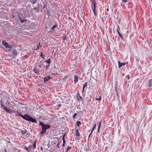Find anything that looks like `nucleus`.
I'll return each mask as SVG.
<instances>
[{
	"label": "nucleus",
	"instance_id": "obj_1",
	"mask_svg": "<svg viewBox=\"0 0 152 152\" xmlns=\"http://www.w3.org/2000/svg\"><path fill=\"white\" fill-rule=\"evenodd\" d=\"M39 125L42 127V130L40 133L41 134H45L47 130L50 127V125L44 124L42 121H39Z\"/></svg>",
	"mask_w": 152,
	"mask_h": 152
},
{
	"label": "nucleus",
	"instance_id": "obj_2",
	"mask_svg": "<svg viewBox=\"0 0 152 152\" xmlns=\"http://www.w3.org/2000/svg\"><path fill=\"white\" fill-rule=\"evenodd\" d=\"M7 101H5L4 100V101H2V100H1L0 101L1 103V107L4 109V110L6 111L7 112L9 113H11V111H12V110H8L7 108L8 104L9 103L7 104Z\"/></svg>",
	"mask_w": 152,
	"mask_h": 152
},
{
	"label": "nucleus",
	"instance_id": "obj_3",
	"mask_svg": "<svg viewBox=\"0 0 152 152\" xmlns=\"http://www.w3.org/2000/svg\"><path fill=\"white\" fill-rule=\"evenodd\" d=\"M42 69H40L38 67L36 66L34 67V69H33V71L37 75H40L41 73H42Z\"/></svg>",
	"mask_w": 152,
	"mask_h": 152
},
{
	"label": "nucleus",
	"instance_id": "obj_4",
	"mask_svg": "<svg viewBox=\"0 0 152 152\" xmlns=\"http://www.w3.org/2000/svg\"><path fill=\"white\" fill-rule=\"evenodd\" d=\"M117 28L116 30V31L118 32L119 36L120 37L122 40H124V38L123 36V34L121 33V31L120 28L118 24L117 25Z\"/></svg>",
	"mask_w": 152,
	"mask_h": 152
},
{
	"label": "nucleus",
	"instance_id": "obj_5",
	"mask_svg": "<svg viewBox=\"0 0 152 152\" xmlns=\"http://www.w3.org/2000/svg\"><path fill=\"white\" fill-rule=\"evenodd\" d=\"M2 42L3 45L5 48L10 49H11L12 48V46L9 45L5 40H3Z\"/></svg>",
	"mask_w": 152,
	"mask_h": 152
},
{
	"label": "nucleus",
	"instance_id": "obj_6",
	"mask_svg": "<svg viewBox=\"0 0 152 152\" xmlns=\"http://www.w3.org/2000/svg\"><path fill=\"white\" fill-rule=\"evenodd\" d=\"M31 117L29 115L26 114L25 115H24L23 118L27 121H30L29 120L31 119Z\"/></svg>",
	"mask_w": 152,
	"mask_h": 152
},
{
	"label": "nucleus",
	"instance_id": "obj_7",
	"mask_svg": "<svg viewBox=\"0 0 152 152\" xmlns=\"http://www.w3.org/2000/svg\"><path fill=\"white\" fill-rule=\"evenodd\" d=\"M15 113V116H19L21 117L22 118L23 117L24 115H22L20 112L19 110H17L16 111H13Z\"/></svg>",
	"mask_w": 152,
	"mask_h": 152
},
{
	"label": "nucleus",
	"instance_id": "obj_8",
	"mask_svg": "<svg viewBox=\"0 0 152 152\" xmlns=\"http://www.w3.org/2000/svg\"><path fill=\"white\" fill-rule=\"evenodd\" d=\"M118 67L119 68H120L122 66H124L126 64H128V62H125L123 63H121L120 61H118Z\"/></svg>",
	"mask_w": 152,
	"mask_h": 152
},
{
	"label": "nucleus",
	"instance_id": "obj_9",
	"mask_svg": "<svg viewBox=\"0 0 152 152\" xmlns=\"http://www.w3.org/2000/svg\"><path fill=\"white\" fill-rule=\"evenodd\" d=\"M76 98H77V100L79 102H80V101H82V97L79 94V92H78L77 93V96H76Z\"/></svg>",
	"mask_w": 152,
	"mask_h": 152
},
{
	"label": "nucleus",
	"instance_id": "obj_10",
	"mask_svg": "<svg viewBox=\"0 0 152 152\" xmlns=\"http://www.w3.org/2000/svg\"><path fill=\"white\" fill-rule=\"evenodd\" d=\"M74 82L75 84H76L77 82L78 81L79 77L76 75H74Z\"/></svg>",
	"mask_w": 152,
	"mask_h": 152
},
{
	"label": "nucleus",
	"instance_id": "obj_11",
	"mask_svg": "<svg viewBox=\"0 0 152 152\" xmlns=\"http://www.w3.org/2000/svg\"><path fill=\"white\" fill-rule=\"evenodd\" d=\"M62 143V141L61 140V141H59L56 146V147H57V149H59V150L60 149V148L61 147V146H60V145Z\"/></svg>",
	"mask_w": 152,
	"mask_h": 152
},
{
	"label": "nucleus",
	"instance_id": "obj_12",
	"mask_svg": "<svg viewBox=\"0 0 152 152\" xmlns=\"http://www.w3.org/2000/svg\"><path fill=\"white\" fill-rule=\"evenodd\" d=\"M51 77L50 76H48L47 77H44V82L45 83L46 82L48 81V80L51 79Z\"/></svg>",
	"mask_w": 152,
	"mask_h": 152
},
{
	"label": "nucleus",
	"instance_id": "obj_13",
	"mask_svg": "<svg viewBox=\"0 0 152 152\" xmlns=\"http://www.w3.org/2000/svg\"><path fill=\"white\" fill-rule=\"evenodd\" d=\"M12 53L13 55L14 56H17V55L18 54V51L16 50V49H13V50H12Z\"/></svg>",
	"mask_w": 152,
	"mask_h": 152
},
{
	"label": "nucleus",
	"instance_id": "obj_14",
	"mask_svg": "<svg viewBox=\"0 0 152 152\" xmlns=\"http://www.w3.org/2000/svg\"><path fill=\"white\" fill-rule=\"evenodd\" d=\"M77 128V127L75 126V129H76V136L77 137H79L80 136V134L79 132V130Z\"/></svg>",
	"mask_w": 152,
	"mask_h": 152
},
{
	"label": "nucleus",
	"instance_id": "obj_15",
	"mask_svg": "<svg viewBox=\"0 0 152 152\" xmlns=\"http://www.w3.org/2000/svg\"><path fill=\"white\" fill-rule=\"evenodd\" d=\"M58 25L57 23H56L55 25H53V27L50 28L51 31H52L53 30H55V29L57 27Z\"/></svg>",
	"mask_w": 152,
	"mask_h": 152
},
{
	"label": "nucleus",
	"instance_id": "obj_16",
	"mask_svg": "<svg viewBox=\"0 0 152 152\" xmlns=\"http://www.w3.org/2000/svg\"><path fill=\"white\" fill-rule=\"evenodd\" d=\"M87 86V82L85 83L83 85V91H82V92H83L85 91V87H86Z\"/></svg>",
	"mask_w": 152,
	"mask_h": 152
},
{
	"label": "nucleus",
	"instance_id": "obj_17",
	"mask_svg": "<svg viewBox=\"0 0 152 152\" xmlns=\"http://www.w3.org/2000/svg\"><path fill=\"white\" fill-rule=\"evenodd\" d=\"M29 120H30V121H31L32 123H37V121L35 119L33 118L32 117H31V119Z\"/></svg>",
	"mask_w": 152,
	"mask_h": 152
},
{
	"label": "nucleus",
	"instance_id": "obj_18",
	"mask_svg": "<svg viewBox=\"0 0 152 152\" xmlns=\"http://www.w3.org/2000/svg\"><path fill=\"white\" fill-rule=\"evenodd\" d=\"M28 148H29V152L31 151L32 152L34 151V148H33L32 146L31 145H30L28 147Z\"/></svg>",
	"mask_w": 152,
	"mask_h": 152
},
{
	"label": "nucleus",
	"instance_id": "obj_19",
	"mask_svg": "<svg viewBox=\"0 0 152 152\" xmlns=\"http://www.w3.org/2000/svg\"><path fill=\"white\" fill-rule=\"evenodd\" d=\"M102 121H100L99 123V125L98 127V130H97V132H99L100 130V128L101 126V125Z\"/></svg>",
	"mask_w": 152,
	"mask_h": 152
},
{
	"label": "nucleus",
	"instance_id": "obj_20",
	"mask_svg": "<svg viewBox=\"0 0 152 152\" xmlns=\"http://www.w3.org/2000/svg\"><path fill=\"white\" fill-rule=\"evenodd\" d=\"M149 85L148 87H151L152 86V80L151 79L149 81Z\"/></svg>",
	"mask_w": 152,
	"mask_h": 152
},
{
	"label": "nucleus",
	"instance_id": "obj_21",
	"mask_svg": "<svg viewBox=\"0 0 152 152\" xmlns=\"http://www.w3.org/2000/svg\"><path fill=\"white\" fill-rule=\"evenodd\" d=\"M46 9L47 10V15H48V16H50V14L49 10L47 8H46Z\"/></svg>",
	"mask_w": 152,
	"mask_h": 152
},
{
	"label": "nucleus",
	"instance_id": "obj_22",
	"mask_svg": "<svg viewBox=\"0 0 152 152\" xmlns=\"http://www.w3.org/2000/svg\"><path fill=\"white\" fill-rule=\"evenodd\" d=\"M24 129V130H22L21 131V133L23 134H25L27 132V130L25 129Z\"/></svg>",
	"mask_w": 152,
	"mask_h": 152
},
{
	"label": "nucleus",
	"instance_id": "obj_23",
	"mask_svg": "<svg viewBox=\"0 0 152 152\" xmlns=\"http://www.w3.org/2000/svg\"><path fill=\"white\" fill-rule=\"evenodd\" d=\"M24 147L25 150L27 152H29V149L28 147H27L26 146H24Z\"/></svg>",
	"mask_w": 152,
	"mask_h": 152
},
{
	"label": "nucleus",
	"instance_id": "obj_24",
	"mask_svg": "<svg viewBox=\"0 0 152 152\" xmlns=\"http://www.w3.org/2000/svg\"><path fill=\"white\" fill-rule=\"evenodd\" d=\"M115 91L116 93V95L118 96V97H119V96H118L119 94L118 93V91L116 87H115Z\"/></svg>",
	"mask_w": 152,
	"mask_h": 152
},
{
	"label": "nucleus",
	"instance_id": "obj_25",
	"mask_svg": "<svg viewBox=\"0 0 152 152\" xmlns=\"http://www.w3.org/2000/svg\"><path fill=\"white\" fill-rule=\"evenodd\" d=\"M93 2L92 1V8L93 10H96V5H93Z\"/></svg>",
	"mask_w": 152,
	"mask_h": 152
},
{
	"label": "nucleus",
	"instance_id": "obj_26",
	"mask_svg": "<svg viewBox=\"0 0 152 152\" xmlns=\"http://www.w3.org/2000/svg\"><path fill=\"white\" fill-rule=\"evenodd\" d=\"M37 0H32V1L31 2L32 4H35L37 3Z\"/></svg>",
	"mask_w": 152,
	"mask_h": 152
},
{
	"label": "nucleus",
	"instance_id": "obj_27",
	"mask_svg": "<svg viewBox=\"0 0 152 152\" xmlns=\"http://www.w3.org/2000/svg\"><path fill=\"white\" fill-rule=\"evenodd\" d=\"M96 123L94 125V126L92 128L91 130V133H92V132L94 131L95 128L96 127Z\"/></svg>",
	"mask_w": 152,
	"mask_h": 152
},
{
	"label": "nucleus",
	"instance_id": "obj_28",
	"mask_svg": "<svg viewBox=\"0 0 152 152\" xmlns=\"http://www.w3.org/2000/svg\"><path fill=\"white\" fill-rule=\"evenodd\" d=\"M71 148V147L68 146L66 148V150L65 152H69V151L70 150Z\"/></svg>",
	"mask_w": 152,
	"mask_h": 152
},
{
	"label": "nucleus",
	"instance_id": "obj_29",
	"mask_svg": "<svg viewBox=\"0 0 152 152\" xmlns=\"http://www.w3.org/2000/svg\"><path fill=\"white\" fill-rule=\"evenodd\" d=\"M42 4H44L42 7V9H44L46 8V4L44 2H42Z\"/></svg>",
	"mask_w": 152,
	"mask_h": 152
},
{
	"label": "nucleus",
	"instance_id": "obj_30",
	"mask_svg": "<svg viewBox=\"0 0 152 152\" xmlns=\"http://www.w3.org/2000/svg\"><path fill=\"white\" fill-rule=\"evenodd\" d=\"M65 134H64V135H63V137H62V139H63V143H64V144H65V142H66V141L65 140V138H64V136H65Z\"/></svg>",
	"mask_w": 152,
	"mask_h": 152
},
{
	"label": "nucleus",
	"instance_id": "obj_31",
	"mask_svg": "<svg viewBox=\"0 0 152 152\" xmlns=\"http://www.w3.org/2000/svg\"><path fill=\"white\" fill-rule=\"evenodd\" d=\"M45 62L47 63L48 64H50L51 63V61L50 59H49L46 61H45Z\"/></svg>",
	"mask_w": 152,
	"mask_h": 152
},
{
	"label": "nucleus",
	"instance_id": "obj_32",
	"mask_svg": "<svg viewBox=\"0 0 152 152\" xmlns=\"http://www.w3.org/2000/svg\"><path fill=\"white\" fill-rule=\"evenodd\" d=\"M20 21L21 23H23L24 22H26V21H27V20L25 19V18H24V19H22V20H20Z\"/></svg>",
	"mask_w": 152,
	"mask_h": 152
},
{
	"label": "nucleus",
	"instance_id": "obj_33",
	"mask_svg": "<svg viewBox=\"0 0 152 152\" xmlns=\"http://www.w3.org/2000/svg\"><path fill=\"white\" fill-rule=\"evenodd\" d=\"M36 141H35L33 145V148H34V149H35L36 148Z\"/></svg>",
	"mask_w": 152,
	"mask_h": 152
},
{
	"label": "nucleus",
	"instance_id": "obj_34",
	"mask_svg": "<svg viewBox=\"0 0 152 152\" xmlns=\"http://www.w3.org/2000/svg\"><path fill=\"white\" fill-rule=\"evenodd\" d=\"M101 99H102V97L101 96H99V98H96V100H98V101H100L101 100Z\"/></svg>",
	"mask_w": 152,
	"mask_h": 152
},
{
	"label": "nucleus",
	"instance_id": "obj_35",
	"mask_svg": "<svg viewBox=\"0 0 152 152\" xmlns=\"http://www.w3.org/2000/svg\"><path fill=\"white\" fill-rule=\"evenodd\" d=\"M77 126H79L81 124V122L80 121H77L76 122Z\"/></svg>",
	"mask_w": 152,
	"mask_h": 152
},
{
	"label": "nucleus",
	"instance_id": "obj_36",
	"mask_svg": "<svg viewBox=\"0 0 152 152\" xmlns=\"http://www.w3.org/2000/svg\"><path fill=\"white\" fill-rule=\"evenodd\" d=\"M63 40H66L67 39H68V36H66V35H65L64 37H63Z\"/></svg>",
	"mask_w": 152,
	"mask_h": 152
},
{
	"label": "nucleus",
	"instance_id": "obj_37",
	"mask_svg": "<svg viewBox=\"0 0 152 152\" xmlns=\"http://www.w3.org/2000/svg\"><path fill=\"white\" fill-rule=\"evenodd\" d=\"M69 77V76L66 75L65 76L64 78H63V80H66V79H67Z\"/></svg>",
	"mask_w": 152,
	"mask_h": 152
},
{
	"label": "nucleus",
	"instance_id": "obj_38",
	"mask_svg": "<svg viewBox=\"0 0 152 152\" xmlns=\"http://www.w3.org/2000/svg\"><path fill=\"white\" fill-rule=\"evenodd\" d=\"M37 66L39 67V69H41L42 68V66L41 64H39L37 66Z\"/></svg>",
	"mask_w": 152,
	"mask_h": 152
},
{
	"label": "nucleus",
	"instance_id": "obj_39",
	"mask_svg": "<svg viewBox=\"0 0 152 152\" xmlns=\"http://www.w3.org/2000/svg\"><path fill=\"white\" fill-rule=\"evenodd\" d=\"M39 47L37 45V47L36 48H34V50H37L39 49Z\"/></svg>",
	"mask_w": 152,
	"mask_h": 152
},
{
	"label": "nucleus",
	"instance_id": "obj_40",
	"mask_svg": "<svg viewBox=\"0 0 152 152\" xmlns=\"http://www.w3.org/2000/svg\"><path fill=\"white\" fill-rule=\"evenodd\" d=\"M77 115V113H75L73 115V119L75 118V117H76V115Z\"/></svg>",
	"mask_w": 152,
	"mask_h": 152
},
{
	"label": "nucleus",
	"instance_id": "obj_41",
	"mask_svg": "<svg viewBox=\"0 0 152 152\" xmlns=\"http://www.w3.org/2000/svg\"><path fill=\"white\" fill-rule=\"evenodd\" d=\"M18 18L20 20H22V18L21 17V16H20V15H18Z\"/></svg>",
	"mask_w": 152,
	"mask_h": 152
},
{
	"label": "nucleus",
	"instance_id": "obj_42",
	"mask_svg": "<svg viewBox=\"0 0 152 152\" xmlns=\"http://www.w3.org/2000/svg\"><path fill=\"white\" fill-rule=\"evenodd\" d=\"M34 10H36L37 9L38 10L36 11L37 12H38L39 10V9H37V8L36 7L34 8Z\"/></svg>",
	"mask_w": 152,
	"mask_h": 152
},
{
	"label": "nucleus",
	"instance_id": "obj_43",
	"mask_svg": "<svg viewBox=\"0 0 152 152\" xmlns=\"http://www.w3.org/2000/svg\"><path fill=\"white\" fill-rule=\"evenodd\" d=\"M93 11L94 12V15L95 16H96L97 14H96V10H93Z\"/></svg>",
	"mask_w": 152,
	"mask_h": 152
},
{
	"label": "nucleus",
	"instance_id": "obj_44",
	"mask_svg": "<svg viewBox=\"0 0 152 152\" xmlns=\"http://www.w3.org/2000/svg\"><path fill=\"white\" fill-rule=\"evenodd\" d=\"M126 77H127V79L129 80L130 78V76H129V75H127L126 76Z\"/></svg>",
	"mask_w": 152,
	"mask_h": 152
},
{
	"label": "nucleus",
	"instance_id": "obj_45",
	"mask_svg": "<svg viewBox=\"0 0 152 152\" xmlns=\"http://www.w3.org/2000/svg\"><path fill=\"white\" fill-rule=\"evenodd\" d=\"M50 66V65L49 64H47L46 66L45 67L46 69H48V67Z\"/></svg>",
	"mask_w": 152,
	"mask_h": 152
},
{
	"label": "nucleus",
	"instance_id": "obj_46",
	"mask_svg": "<svg viewBox=\"0 0 152 152\" xmlns=\"http://www.w3.org/2000/svg\"><path fill=\"white\" fill-rule=\"evenodd\" d=\"M94 0V3H93V5H96V2L95 0Z\"/></svg>",
	"mask_w": 152,
	"mask_h": 152
},
{
	"label": "nucleus",
	"instance_id": "obj_47",
	"mask_svg": "<svg viewBox=\"0 0 152 152\" xmlns=\"http://www.w3.org/2000/svg\"><path fill=\"white\" fill-rule=\"evenodd\" d=\"M40 56L43 58V59H44V58L43 56V53L42 52H41Z\"/></svg>",
	"mask_w": 152,
	"mask_h": 152
},
{
	"label": "nucleus",
	"instance_id": "obj_48",
	"mask_svg": "<svg viewBox=\"0 0 152 152\" xmlns=\"http://www.w3.org/2000/svg\"><path fill=\"white\" fill-rule=\"evenodd\" d=\"M92 133H91H91L90 134H89V136L88 137V139H89L90 138L91 135V134Z\"/></svg>",
	"mask_w": 152,
	"mask_h": 152
},
{
	"label": "nucleus",
	"instance_id": "obj_49",
	"mask_svg": "<svg viewBox=\"0 0 152 152\" xmlns=\"http://www.w3.org/2000/svg\"><path fill=\"white\" fill-rule=\"evenodd\" d=\"M122 1L124 2H126L127 1V0H122Z\"/></svg>",
	"mask_w": 152,
	"mask_h": 152
},
{
	"label": "nucleus",
	"instance_id": "obj_50",
	"mask_svg": "<svg viewBox=\"0 0 152 152\" xmlns=\"http://www.w3.org/2000/svg\"><path fill=\"white\" fill-rule=\"evenodd\" d=\"M61 104L60 103L59 104L58 106V107H61Z\"/></svg>",
	"mask_w": 152,
	"mask_h": 152
},
{
	"label": "nucleus",
	"instance_id": "obj_51",
	"mask_svg": "<svg viewBox=\"0 0 152 152\" xmlns=\"http://www.w3.org/2000/svg\"><path fill=\"white\" fill-rule=\"evenodd\" d=\"M65 144H64V143H63V145H62V148L61 149V150L62 149V148H63L64 147V145H65Z\"/></svg>",
	"mask_w": 152,
	"mask_h": 152
},
{
	"label": "nucleus",
	"instance_id": "obj_52",
	"mask_svg": "<svg viewBox=\"0 0 152 152\" xmlns=\"http://www.w3.org/2000/svg\"><path fill=\"white\" fill-rule=\"evenodd\" d=\"M40 42H39V43H38V44L37 45L39 47V46H40Z\"/></svg>",
	"mask_w": 152,
	"mask_h": 152
},
{
	"label": "nucleus",
	"instance_id": "obj_53",
	"mask_svg": "<svg viewBox=\"0 0 152 152\" xmlns=\"http://www.w3.org/2000/svg\"><path fill=\"white\" fill-rule=\"evenodd\" d=\"M40 149L42 151L43 150V148L42 147H41Z\"/></svg>",
	"mask_w": 152,
	"mask_h": 152
},
{
	"label": "nucleus",
	"instance_id": "obj_54",
	"mask_svg": "<svg viewBox=\"0 0 152 152\" xmlns=\"http://www.w3.org/2000/svg\"><path fill=\"white\" fill-rule=\"evenodd\" d=\"M78 113H82V112L81 111H79L78 112Z\"/></svg>",
	"mask_w": 152,
	"mask_h": 152
},
{
	"label": "nucleus",
	"instance_id": "obj_55",
	"mask_svg": "<svg viewBox=\"0 0 152 152\" xmlns=\"http://www.w3.org/2000/svg\"><path fill=\"white\" fill-rule=\"evenodd\" d=\"M48 148H49L50 146V145L49 144H48Z\"/></svg>",
	"mask_w": 152,
	"mask_h": 152
},
{
	"label": "nucleus",
	"instance_id": "obj_56",
	"mask_svg": "<svg viewBox=\"0 0 152 152\" xmlns=\"http://www.w3.org/2000/svg\"><path fill=\"white\" fill-rule=\"evenodd\" d=\"M2 97V95L1 94H0V98L1 97Z\"/></svg>",
	"mask_w": 152,
	"mask_h": 152
},
{
	"label": "nucleus",
	"instance_id": "obj_57",
	"mask_svg": "<svg viewBox=\"0 0 152 152\" xmlns=\"http://www.w3.org/2000/svg\"><path fill=\"white\" fill-rule=\"evenodd\" d=\"M106 10H107V11H109V9L108 8H107V9H106Z\"/></svg>",
	"mask_w": 152,
	"mask_h": 152
},
{
	"label": "nucleus",
	"instance_id": "obj_58",
	"mask_svg": "<svg viewBox=\"0 0 152 152\" xmlns=\"http://www.w3.org/2000/svg\"><path fill=\"white\" fill-rule=\"evenodd\" d=\"M27 134L28 135H29V133H27Z\"/></svg>",
	"mask_w": 152,
	"mask_h": 152
},
{
	"label": "nucleus",
	"instance_id": "obj_59",
	"mask_svg": "<svg viewBox=\"0 0 152 152\" xmlns=\"http://www.w3.org/2000/svg\"><path fill=\"white\" fill-rule=\"evenodd\" d=\"M11 49H10L9 50H8V51H11Z\"/></svg>",
	"mask_w": 152,
	"mask_h": 152
},
{
	"label": "nucleus",
	"instance_id": "obj_60",
	"mask_svg": "<svg viewBox=\"0 0 152 152\" xmlns=\"http://www.w3.org/2000/svg\"><path fill=\"white\" fill-rule=\"evenodd\" d=\"M12 17L13 18H14L15 17V16L13 15H12Z\"/></svg>",
	"mask_w": 152,
	"mask_h": 152
},
{
	"label": "nucleus",
	"instance_id": "obj_61",
	"mask_svg": "<svg viewBox=\"0 0 152 152\" xmlns=\"http://www.w3.org/2000/svg\"><path fill=\"white\" fill-rule=\"evenodd\" d=\"M52 75H55V73H52Z\"/></svg>",
	"mask_w": 152,
	"mask_h": 152
},
{
	"label": "nucleus",
	"instance_id": "obj_62",
	"mask_svg": "<svg viewBox=\"0 0 152 152\" xmlns=\"http://www.w3.org/2000/svg\"><path fill=\"white\" fill-rule=\"evenodd\" d=\"M8 142H9V143H10V141H9Z\"/></svg>",
	"mask_w": 152,
	"mask_h": 152
},
{
	"label": "nucleus",
	"instance_id": "obj_63",
	"mask_svg": "<svg viewBox=\"0 0 152 152\" xmlns=\"http://www.w3.org/2000/svg\"><path fill=\"white\" fill-rule=\"evenodd\" d=\"M56 142L54 143V144H56Z\"/></svg>",
	"mask_w": 152,
	"mask_h": 152
},
{
	"label": "nucleus",
	"instance_id": "obj_64",
	"mask_svg": "<svg viewBox=\"0 0 152 152\" xmlns=\"http://www.w3.org/2000/svg\"><path fill=\"white\" fill-rule=\"evenodd\" d=\"M5 151H6V152H7L6 151V149H5Z\"/></svg>",
	"mask_w": 152,
	"mask_h": 152
}]
</instances>
